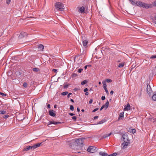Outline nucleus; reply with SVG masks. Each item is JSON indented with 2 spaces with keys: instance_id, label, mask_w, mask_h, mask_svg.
I'll list each match as a JSON object with an SVG mask.
<instances>
[{
  "instance_id": "nucleus-1",
  "label": "nucleus",
  "mask_w": 156,
  "mask_h": 156,
  "mask_svg": "<svg viewBox=\"0 0 156 156\" xmlns=\"http://www.w3.org/2000/svg\"><path fill=\"white\" fill-rule=\"evenodd\" d=\"M136 5L137 6L142 7L147 9H151L153 7V4H148L142 2L140 1H137L136 2Z\"/></svg>"
},
{
  "instance_id": "nucleus-2",
  "label": "nucleus",
  "mask_w": 156,
  "mask_h": 156,
  "mask_svg": "<svg viewBox=\"0 0 156 156\" xmlns=\"http://www.w3.org/2000/svg\"><path fill=\"white\" fill-rule=\"evenodd\" d=\"M122 137L124 141V142L122 144V148L125 149L126 148L128 144H130V140L128 139V136L126 134H123Z\"/></svg>"
},
{
  "instance_id": "nucleus-3",
  "label": "nucleus",
  "mask_w": 156,
  "mask_h": 156,
  "mask_svg": "<svg viewBox=\"0 0 156 156\" xmlns=\"http://www.w3.org/2000/svg\"><path fill=\"white\" fill-rule=\"evenodd\" d=\"M55 7L57 10L63 11L64 9V6L61 2H58L55 3Z\"/></svg>"
},
{
  "instance_id": "nucleus-4",
  "label": "nucleus",
  "mask_w": 156,
  "mask_h": 156,
  "mask_svg": "<svg viewBox=\"0 0 156 156\" xmlns=\"http://www.w3.org/2000/svg\"><path fill=\"white\" fill-rule=\"evenodd\" d=\"M98 149V148L95 147L93 146H90L88 147L87 151L88 152L93 153L97 151Z\"/></svg>"
},
{
  "instance_id": "nucleus-5",
  "label": "nucleus",
  "mask_w": 156,
  "mask_h": 156,
  "mask_svg": "<svg viewBox=\"0 0 156 156\" xmlns=\"http://www.w3.org/2000/svg\"><path fill=\"white\" fill-rule=\"evenodd\" d=\"M84 139V138L78 139L76 141V143L78 145L81 147H83L84 145V143L83 140V139Z\"/></svg>"
},
{
  "instance_id": "nucleus-6",
  "label": "nucleus",
  "mask_w": 156,
  "mask_h": 156,
  "mask_svg": "<svg viewBox=\"0 0 156 156\" xmlns=\"http://www.w3.org/2000/svg\"><path fill=\"white\" fill-rule=\"evenodd\" d=\"M147 91L149 95H150L152 91L150 86L149 84L147 86Z\"/></svg>"
},
{
  "instance_id": "nucleus-7",
  "label": "nucleus",
  "mask_w": 156,
  "mask_h": 156,
  "mask_svg": "<svg viewBox=\"0 0 156 156\" xmlns=\"http://www.w3.org/2000/svg\"><path fill=\"white\" fill-rule=\"evenodd\" d=\"M102 82L103 85V88L105 90L106 94H109L107 88V85L105 82V81H103Z\"/></svg>"
},
{
  "instance_id": "nucleus-8",
  "label": "nucleus",
  "mask_w": 156,
  "mask_h": 156,
  "mask_svg": "<svg viewBox=\"0 0 156 156\" xmlns=\"http://www.w3.org/2000/svg\"><path fill=\"white\" fill-rule=\"evenodd\" d=\"M61 123V122H56L53 121H49V123H48V127H50L49 126V125L51 124H54V125H57V124H60Z\"/></svg>"
},
{
  "instance_id": "nucleus-9",
  "label": "nucleus",
  "mask_w": 156,
  "mask_h": 156,
  "mask_svg": "<svg viewBox=\"0 0 156 156\" xmlns=\"http://www.w3.org/2000/svg\"><path fill=\"white\" fill-rule=\"evenodd\" d=\"M27 35V33L24 32H22L20 33V35L19 36V37L20 38H22L25 37H26Z\"/></svg>"
},
{
  "instance_id": "nucleus-10",
  "label": "nucleus",
  "mask_w": 156,
  "mask_h": 156,
  "mask_svg": "<svg viewBox=\"0 0 156 156\" xmlns=\"http://www.w3.org/2000/svg\"><path fill=\"white\" fill-rule=\"evenodd\" d=\"M130 105L129 104H127L125 106L123 110L125 111H128L130 109Z\"/></svg>"
},
{
  "instance_id": "nucleus-11",
  "label": "nucleus",
  "mask_w": 156,
  "mask_h": 156,
  "mask_svg": "<svg viewBox=\"0 0 156 156\" xmlns=\"http://www.w3.org/2000/svg\"><path fill=\"white\" fill-rule=\"evenodd\" d=\"M30 149L33 150V147L32 146H27L25 147L23 149L24 151H27L29 150Z\"/></svg>"
},
{
  "instance_id": "nucleus-12",
  "label": "nucleus",
  "mask_w": 156,
  "mask_h": 156,
  "mask_svg": "<svg viewBox=\"0 0 156 156\" xmlns=\"http://www.w3.org/2000/svg\"><path fill=\"white\" fill-rule=\"evenodd\" d=\"M49 115L52 117H55L56 114L54 112V111L52 110H50L49 111Z\"/></svg>"
},
{
  "instance_id": "nucleus-13",
  "label": "nucleus",
  "mask_w": 156,
  "mask_h": 156,
  "mask_svg": "<svg viewBox=\"0 0 156 156\" xmlns=\"http://www.w3.org/2000/svg\"><path fill=\"white\" fill-rule=\"evenodd\" d=\"M41 144L42 143H38L32 146L33 147V150L36 148L39 147L41 145Z\"/></svg>"
},
{
  "instance_id": "nucleus-14",
  "label": "nucleus",
  "mask_w": 156,
  "mask_h": 156,
  "mask_svg": "<svg viewBox=\"0 0 156 156\" xmlns=\"http://www.w3.org/2000/svg\"><path fill=\"white\" fill-rule=\"evenodd\" d=\"M44 47V45L42 44H39L38 45V48L39 51H43Z\"/></svg>"
},
{
  "instance_id": "nucleus-15",
  "label": "nucleus",
  "mask_w": 156,
  "mask_h": 156,
  "mask_svg": "<svg viewBox=\"0 0 156 156\" xmlns=\"http://www.w3.org/2000/svg\"><path fill=\"white\" fill-rule=\"evenodd\" d=\"M100 155L102 156H108V154L105 153V152L100 151L99 153Z\"/></svg>"
},
{
  "instance_id": "nucleus-16",
  "label": "nucleus",
  "mask_w": 156,
  "mask_h": 156,
  "mask_svg": "<svg viewBox=\"0 0 156 156\" xmlns=\"http://www.w3.org/2000/svg\"><path fill=\"white\" fill-rule=\"evenodd\" d=\"M124 112H121L120 113L119 115L118 119V120H119L120 119H122L124 117Z\"/></svg>"
},
{
  "instance_id": "nucleus-17",
  "label": "nucleus",
  "mask_w": 156,
  "mask_h": 156,
  "mask_svg": "<svg viewBox=\"0 0 156 156\" xmlns=\"http://www.w3.org/2000/svg\"><path fill=\"white\" fill-rule=\"evenodd\" d=\"M85 9V8L83 6H82L79 9V11L81 13H83L84 12Z\"/></svg>"
},
{
  "instance_id": "nucleus-18",
  "label": "nucleus",
  "mask_w": 156,
  "mask_h": 156,
  "mask_svg": "<svg viewBox=\"0 0 156 156\" xmlns=\"http://www.w3.org/2000/svg\"><path fill=\"white\" fill-rule=\"evenodd\" d=\"M112 134V133H110L105 134L102 137L101 139L105 138L108 136H109L110 135Z\"/></svg>"
},
{
  "instance_id": "nucleus-19",
  "label": "nucleus",
  "mask_w": 156,
  "mask_h": 156,
  "mask_svg": "<svg viewBox=\"0 0 156 156\" xmlns=\"http://www.w3.org/2000/svg\"><path fill=\"white\" fill-rule=\"evenodd\" d=\"M88 42V41L86 40L83 41V44L84 47H86L87 46V43Z\"/></svg>"
},
{
  "instance_id": "nucleus-20",
  "label": "nucleus",
  "mask_w": 156,
  "mask_h": 156,
  "mask_svg": "<svg viewBox=\"0 0 156 156\" xmlns=\"http://www.w3.org/2000/svg\"><path fill=\"white\" fill-rule=\"evenodd\" d=\"M106 121V120L103 119L97 123V124H101Z\"/></svg>"
},
{
  "instance_id": "nucleus-21",
  "label": "nucleus",
  "mask_w": 156,
  "mask_h": 156,
  "mask_svg": "<svg viewBox=\"0 0 156 156\" xmlns=\"http://www.w3.org/2000/svg\"><path fill=\"white\" fill-rule=\"evenodd\" d=\"M152 99L154 101H156V91L155 92L152 97Z\"/></svg>"
},
{
  "instance_id": "nucleus-22",
  "label": "nucleus",
  "mask_w": 156,
  "mask_h": 156,
  "mask_svg": "<svg viewBox=\"0 0 156 156\" xmlns=\"http://www.w3.org/2000/svg\"><path fill=\"white\" fill-rule=\"evenodd\" d=\"M125 62H121L119 64L118 66V67L119 68H122L125 65Z\"/></svg>"
},
{
  "instance_id": "nucleus-23",
  "label": "nucleus",
  "mask_w": 156,
  "mask_h": 156,
  "mask_svg": "<svg viewBox=\"0 0 156 156\" xmlns=\"http://www.w3.org/2000/svg\"><path fill=\"white\" fill-rule=\"evenodd\" d=\"M109 105V102L108 101H107L106 102L105 104L103 105V106H104V107L106 109L107 108L108 106Z\"/></svg>"
},
{
  "instance_id": "nucleus-24",
  "label": "nucleus",
  "mask_w": 156,
  "mask_h": 156,
  "mask_svg": "<svg viewBox=\"0 0 156 156\" xmlns=\"http://www.w3.org/2000/svg\"><path fill=\"white\" fill-rule=\"evenodd\" d=\"M33 70L35 72H37L40 71V69L37 68H34L33 69Z\"/></svg>"
},
{
  "instance_id": "nucleus-25",
  "label": "nucleus",
  "mask_w": 156,
  "mask_h": 156,
  "mask_svg": "<svg viewBox=\"0 0 156 156\" xmlns=\"http://www.w3.org/2000/svg\"><path fill=\"white\" fill-rule=\"evenodd\" d=\"M87 83V81L86 80H83V81L81 82V85H83Z\"/></svg>"
},
{
  "instance_id": "nucleus-26",
  "label": "nucleus",
  "mask_w": 156,
  "mask_h": 156,
  "mask_svg": "<svg viewBox=\"0 0 156 156\" xmlns=\"http://www.w3.org/2000/svg\"><path fill=\"white\" fill-rule=\"evenodd\" d=\"M6 113V112L4 110L0 111V114H4Z\"/></svg>"
},
{
  "instance_id": "nucleus-27",
  "label": "nucleus",
  "mask_w": 156,
  "mask_h": 156,
  "mask_svg": "<svg viewBox=\"0 0 156 156\" xmlns=\"http://www.w3.org/2000/svg\"><path fill=\"white\" fill-rule=\"evenodd\" d=\"M68 92H67V91H65V92H62L61 94L62 95L64 96V95H67V94H68Z\"/></svg>"
},
{
  "instance_id": "nucleus-28",
  "label": "nucleus",
  "mask_w": 156,
  "mask_h": 156,
  "mask_svg": "<svg viewBox=\"0 0 156 156\" xmlns=\"http://www.w3.org/2000/svg\"><path fill=\"white\" fill-rule=\"evenodd\" d=\"M105 82H107L108 83H110L112 82V80L110 79H106L105 80Z\"/></svg>"
},
{
  "instance_id": "nucleus-29",
  "label": "nucleus",
  "mask_w": 156,
  "mask_h": 156,
  "mask_svg": "<svg viewBox=\"0 0 156 156\" xmlns=\"http://www.w3.org/2000/svg\"><path fill=\"white\" fill-rule=\"evenodd\" d=\"M77 76V75L75 73H73L72 74V77L73 78Z\"/></svg>"
},
{
  "instance_id": "nucleus-30",
  "label": "nucleus",
  "mask_w": 156,
  "mask_h": 156,
  "mask_svg": "<svg viewBox=\"0 0 156 156\" xmlns=\"http://www.w3.org/2000/svg\"><path fill=\"white\" fill-rule=\"evenodd\" d=\"M27 83L26 82H24L23 83V86L24 87L26 88L27 87Z\"/></svg>"
},
{
  "instance_id": "nucleus-31",
  "label": "nucleus",
  "mask_w": 156,
  "mask_h": 156,
  "mask_svg": "<svg viewBox=\"0 0 156 156\" xmlns=\"http://www.w3.org/2000/svg\"><path fill=\"white\" fill-rule=\"evenodd\" d=\"M16 74L17 76H20L21 74V73L19 71H16Z\"/></svg>"
},
{
  "instance_id": "nucleus-32",
  "label": "nucleus",
  "mask_w": 156,
  "mask_h": 156,
  "mask_svg": "<svg viewBox=\"0 0 156 156\" xmlns=\"http://www.w3.org/2000/svg\"><path fill=\"white\" fill-rule=\"evenodd\" d=\"M130 2H131V4L133 5H135V4L136 5V3H135V2L133 1V0H129Z\"/></svg>"
},
{
  "instance_id": "nucleus-33",
  "label": "nucleus",
  "mask_w": 156,
  "mask_h": 156,
  "mask_svg": "<svg viewBox=\"0 0 156 156\" xmlns=\"http://www.w3.org/2000/svg\"><path fill=\"white\" fill-rule=\"evenodd\" d=\"M156 58V55H152L150 57V59H154Z\"/></svg>"
},
{
  "instance_id": "nucleus-34",
  "label": "nucleus",
  "mask_w": 156,
  "mask_h": 156,
  "mask_svg": "<svg viewBox=\"0 0 156 156\" xmlns=\"http://www.w3.org/2000/svg\"><path fill=\"white\" fill-rule=\"evenodd\" d=\"M136 132V130L135 129H132L131 132L132 133H134Z\"/></svg>"
},
{
  "instance_id": "nucleus-35",
  "label": "nucleus",
  "mask_w": 156,
  "mask_h": 156,
  "mask_svg": "<svg viewBox=\"0 0 156 156\" xmlns=\"http://www.w3.org/2000/svg\"><path fill=\"white\" fill-rule=\"evenodd\" d=\"M70 109L72 111H73L74 110V107L72 105H70Z\"/></svg>"
},
{
  "instance_id": "nucleus-36",
  "label": "nucleus",
  "mask_w": 156,
  "mask_h": 156,
  "mask_svg": "<svg viewBox=\"0 0 156 156\" xmlns=\"http://www.w3.org/2000/svg\"><path fill=\"white\" fill-rule=\"evenodd\" d=\"M0 94L2 95V97H5V96L6 95V94L1 92H0Z\"/></svg>"
},
{
  "instance_id": "nucleus-37",
  "label": "nucleus",
  "mask_w": 156,
  "mask_h": 156,
  "mask_svg": "<svg viewBox=\"0 0 156 156\" xmlns=\"http://www.w3.org/2000/svg\"><path fill=\"white\" fill-rule=\"evenodd\" d=\"M83 70V69L80 68L79 69H78V72L79 73H81Z\"/></svg>"
},
{
  "instance_id": "nucleus-38",
  "label": "nucleus",
  "mask_w": 156,
  "mask_h": 156,
  "mask_svg": "<svg viewBox=\"0 0 156 156\" xmlns=\"http://www.w3.org/2000/svg\"><path fill=\"white\" fill-rule=\"evenodd\" d=\"M153 6L156 7V0L154 1L153 3Z\"/></svg>"
},
{
  "instance_id": "nucleus-39",
  "label": "nucleus",
  "mask_w": 156,
  "mask_h": 156,
  "mask_svg": "<svg viewBox=\"0 0 156 156\" xmlns=\"http://www.w3.org/2000/svg\"><path fill=\"white\" fill-rule=\"evenodd\" d=\"M9 117V115H4V116H3V117L4 118L6 119V118H8Z\"/></svg>"
},
{
  "instance_id": "nucleus-40",
  "label": "nucleus",
  "mask_w": 156,
  "mask_h": 156,
  "mask_svg": "<svg viewBox=\"0 0 156 156\" xmlns=\"http://www.w3.org/2000/svg\"><path fill=\"white\" fill-rule=\"evenodd\" d=\"M11 0H6V4L8 5H9L10 2Z\"/></svg>"
},
{
  "instance_id": "nucleus-41",
  "label": "nucleus",
  "mask_w": 156,
  "mask_h": 156,
  "mask_svg": "<svg viewBox=\"0 0 156 156\" xmlns=\"http://www.w3.org/2000/svg\"><path fill=\"white\" fill-rule=\"evenodd\" d=\"M80 90V88H75L73 89V90L74 91H77V90Z\"/></svg>"
},
{
  "instance_id": "nucleus-42",
  "label": "nucleus",
  "mask_w": 156,
  "mask_h": 156,
  "mask_svg": "<svg viewBox=\"0 0 156 156\" xmlns=\"http://www.w3.org/2000/svg\"><path fill=\"white\" fill-rule=\"evenodd\" d=\"M98 108H96L95 109H94V110H93L92 111V112H95L96 111H97L98 110Z\"/></svg>"
},
{
  "instance_id": "nucleus-43",
  "label": "nucleus",
  "mask_w": 156,
  "mask_h": 156,
  "mask_svg": "<svg viewBox=\"0 0 156 156\" xmlns=\"http://www.w3.org/2000/svg\"><path fill=\"white\" fill-rule=\"evenodd\" d=\"M112 154V156H116V155H117V153L115 152Z\"/></svg>"
},
{
  "instance_id": "nucleus-44",
  "label": "nucleus",
  "mask_w": 156,
  "mask_h": 156,
  "mask_svg": "<svg viewBox=\"0 0 156 156\" xmlns=\"http://www.w3.org/2000/svg\"><path fill=\"white\" fill-rule=\"evenodd\" d=\"M101 98L102 100H104L105 99V96H102Z\"/></svg>"
},
{
  "instance_id": "nucleus-45",
  "label": "nucleus",
  "mask_w": 156,
  "mask_h": 156,
  "mask_svg": "<svg viewBox=\"0 0 156 156\" xmlns=\"http://www.w3.org/2000/svg\"><path fill=\"white\" fill-rule=\"evenodd\" d=\"M92 102H93V99H91L89 101V104H91L92 103Z\"/></svg>"
},
{
  "instance_id": "nucleus-46",
  "label": "nucleus",
  "mask_w": 156,
  "mask_h": 156,
  "mask_svg": "<svg viewBox=\"0 0 156 156\" xmlns=\"http://www.w3.org/2000/svg\"><path fill=\"white\" fill-rule=\"evenodd\" d=\"M83 90L84 92H86L88 90V89L87 88H86L84 89Z\"/></svg>"
},
{
  "instance_id": "nucleus-47",
  "label": "nucleus",
  "mask_w": 156,
  "mask_h": 156,
  "mask_svg": "<svg viewBox=\"0 0 156 156\" xmlns=\"http://www.w3.org/2000/svg\"><path fill=\"white\" fill-rule=\"evenodd\" d=\"M72 119H73V120H74L75 121H76V116H73L72 117Z\"/></svg>"
},
{
  "instance_id": "nucleus-48",
  "label": "nucleus",
  "mask_w": 156,
  "mask_h": 156,
  "mask_svg": "<svg viewBox=\"0 0 156 156\" xmlns=\"http://www.w3.org/2000/svg\"><path fill=\"white\" fill-rule=\"evenodd\" d=\"M72 94L71 93H69V94H68L67 95V97L69 98L70 97V95H71Z\"/></svg>"
},
{
  "instance_id": "nucleus-49",
  "label": "nucleus",
  "mask_w": 156,
  "mask_h": 156,
  "mask_svg": "<svg viewBox=\"0 0 156 156\" xmlns=\"http://www.w3.org/2000/svg\"><path fill=\"white\" fill-rule=\"evenodd\" d=\"M69 115H70V116H73V115H75V114H74V113H69Z\"/></svg>"
},
{
  "instance_id": "nucleus-50",
  "label": "nucleus",
  "mask_w": 156,
  "mask_h": 156,
  "mask_svg": "<svg viewBox=\"0 0 156 156\" xmlns=\"http://www.w3.org/2000/svg\"><path fill=\"white\" fill-rule=\"evenodd\" d=\"M68 85H64V88L65 89L67 88L68 87Z\"/></svg>"
},
{
  "instance_id": "nucleus-51",
  "label": "nucleus",
  "mask_w": 156,
  "mask_h": 156,
  "mask_svg": "<svg viewBox=\"0 0 156 156\" xmlns=\"http://www.w3.org/2000/svg\"><path fill=\"white\" fill-rule=\"evenodd\" d=\"M99 117V116H95L94 117V119H97Z\"/></svg>"
},
{
  "instance_id": "nucleus-52",
  "label": "nucleus",
  "mask_w": 156,
  "mask_h": 156,
  "mask_svg": "<svg viewBox=\"0 0 156 156\" xmlns=\"http://www.w3.org/2000/svg\"><path fill=\"white\" fill-rule=\"evenodd\" d=\"M114 93V91L113 90H111L110 91V93L111 95H112Z\"/></svg>"
},
{
  "instance_id": "nucleus-53",
  "label": "nucleus",
  "mask_w": 156,
  "mask_h": 156,
  "mask_svg": "<svg viewBox=\"0 0 156 156\" xmlns=\"http://www.w3.org/2000/svg\"><path fill=\"white\" fill-rule=\"evenodd\" d=\"M47 108L48 109H49L50 108V104H48L47 105Z\"/></svg>"
},
{
  "instance_id": "nucleus-54",
  "label": "nucleus",
  "mask_w": 156,
  "mask_h": 156,
  "mask_svg": "<svg viewBox=\"0 0 156 156\" xmlns=\"http://www.w3.org/2000/svg\"><path fill=\"white\" fill-rule=\"evenodd\" d=\"M52 71L55 72H56L57 71V69H52Z\"/></svg>"
},
{
  "instance_id": "nucleus-55",
  "label": "nucleus",
  "mask_w": 156,
  "mask_h": 156,
  "mask_svg": "<svg viewBox=\"0 0 156 156\" xmlns=\"http://www.w3.org/2000/svg\"><path fill=\"white\" fill-rule=\"evenodd\" d=\"M77 111L78 112H80V109L78 107L77 108Z\"/></svg>"
},
{
  "instance_id": "nucleus-56",
  "label": "nucleus",
  "mask_w": 156,
  "mask_h": 156,
  "mask_svg": "<svg viewBox=\"0 0 156 156\" xmlns=\"http://www.w3.org/2000/svg\"><path fill=\"white\" fill-rule=\"evenodd\" d=\"M104 108V106H102L101 107V108H100V111L102 110V109Z\"/></svg>"
},
{
  "instance_id": "nucleus-57",
  "label": "nucleus",
  "mask_w": 156,
  "mask_h": 156,
  "mask_svg": "<svg viewBox=\"0 0 156 156\" xmlns=\"http://www.w3.org/2000/svg\"><path fill=\"white\" fill-rule=\"evenodd\" d=\"M85 94L86 95H88V93L87 92H85Z\"/></svg>"
},
{
  "instance_id": "nucleus-58",
  "label": "nucleus",
  "mask_w": 156,
  "mask_h": 156,
  "mask_svg": "<svg viewBox=\"0 0 156 156\" xmlns=\"http://www.w3.org/2000/svg\"><path fill=\"white\" fill-rule=\"evenodd\" d=\"M87 67H88V66H87V65H86V66H84V69H87Z\"/></svg>"
},
{
  "instance_id": "nucleus-59",
  "label": "nucleus",
  "mask_w": 156,
  "mask_h": 156,
  "mask_svg": "<svg viewBox=\"0 0 156 156\" xmlns=\"http://www.w3.org/2000/svg\"><path fill=\"white\" fill-rule=\"evenodd\" d=\"M70 101H71L72 102H74V100L73 99H70Z\"/></svg>"
},
{
  "instance_id": "nucleus-60",
  "label": "nucleus",
  "mask_w": 156,
  "mask_h": 156,
  "mask_svg": "<svg viewBox=\"0 0 156 156\" xmlns=\"http://www.w3.org/2000/svg\"><path fill=\"white\" fill-rule=\"evenodd\" d=\"M56 107H57V105H54V108H56Z\"/></svg>"
},
{
  "instance_id": "nucleus-61",
  "label": "nucleus",
  "mask_w": 156,
  "mask_h": 156,
  "mask_svg": "<svg viewBox=\"0 0 156 156\" xmlns=\"http://www.w3.org/2000/svg\"><path fill=\"white\" fill-rule=\"evenodd\" d=\"M87 66L88 67H91V65H87Z\"/></svg>"
},
{
  "instance_id": "nucleus-62",
  "label": "nucleus",
  "mask_w": 156,
  "mask_h": 156,
  "mask_svg": "<svg viewBox=\"0 0 156 156\" xmlns=\"http://www.w3.org/2000/svg\"><path fill=\"white\" fill-rule=\"evenodd\" d=\"M108 156H112V154H110L109 155H108Z\"/></svg>"
},
{
  "instance_id": "nucleus-63",
  "label": "nucleus",
  "mask_w": 156,
  "mask_h": 156,
  "mask_svg": "<svg viewBox=\"0 0 156 156\" xmlns=\"http://www.w3.org/2000/svg\"><path fill=\"white\" fill-rule=\"evenodd\" d=\"M154 18L155 20H156V16H154Z\"/></svg>"
},
{
  "instance_id": "nucleus-64",
  "label": "nucleus",
  "mask_w": 156,
  "mask_h": 156,
  "mask_svg": "<svg viewBox=\"0 0 156 156\" xmlns=\"http://www.w3.org/2000/svg\"><path fill=\"white\" fill-rule=\"evenodd\" d=\"M154 18L155 20H156V16H154Z\"/></svg>"
}]
</instances>
